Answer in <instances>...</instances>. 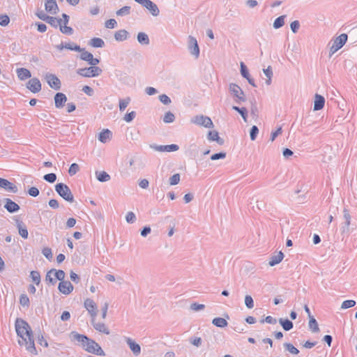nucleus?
I'll return each mask as SVG.
<instances>
[{
    "label": "nucleus",
    "mask_w": 357,
    "mask_h": 357,
    "mask_svg": "<svg viewBox=\"0 0 357 357\" xmlns=\"http://www.w3.org/2000/svg\"><path fill=\"white\" fill-rule=\"evenodd\" d=\"M15 331L17 335L18 344L24 347L33 355H37L35 347L33 333L29 324L21 318H17L15 322Z\"/></svg>",
    "instance_id": "f257e3e1"
},
{
    "label": "nucleus",
    "mask_w": 357,
    "mask_h": 357,
    "mask_svg": "<svg viewBox=\"0 0 357 357\" xmlns=\"http://www.w3.org/2000/svg\"><path fill=\"white\" fill-rule=\"evenodd\" d=\"M74 337L82 343L84 349L87 352L101 356H105V353L101 347L94 340L80 334H75Z\"/></svg>",
    "instance_id": "f03ea898"
},
{
    "label": "nucleus",
    "mask_w": 357,
    "mask_h": 357,
    "mask_svg": "<svg viewBox=\"0 0 357 357\" xmlns=\"http://www.w3.org/2000/svg\"><path fill=\"white\" fill-rule=\"evenodd\" d=\"M63 19H57L54 17L49 16L47 22L54 27L59 26L60 31L66 35H71L73 32V29L67 26L69 21V17L66 14L62 15Z\"/></svg>",
    "instance_id": "7ed1b4c3"
},
{
    "label": "nucleus",
    "mask_w": 357,
    "mask_h": 357,
    "mask_svg": "<svg viewBox=\"0 0 357 357\" xmlns=\"http://www.w3.org/2000/svg\"><path fill=\"white\" fill-rule=\"evenodd\" d=\"M56 192L65 200L73 202L74 201L73 195L68 186L63 183H57L55 185Z\"/></svg>",
    "instance_id": "20e7f679"
},
{
    "label": "nucleus",
    "mask_w": 357,
    "mask_h": 357,
    "mask_svg": "<svg viewBox=\"0 0 357 357\" xmlns=\"http://www.w3.org/2000/svg\"><path fill=\"white\" fill-rule=\"evenodd\" d=\"M347 39L348 36L346 33H342L336 37L330 47V54L332 55L341 49L347 41Z\"/></svg>",
    "instance_id": "39448f33"
},
{
    "label": "nucleus",
    "mask_w": 357,
    "mask_h": 357,
    "mask_svg": "<svg viewBox=\"0 0 357 357\" xmlns=\"http://www.w3.org/2000/svg\"><path fill=\"white\" fill-rule=\"evenodd\" d=\"M101 72L102 70L99 67L93 66L89 68L79 69L77 73L82 77H92L98 76Z\"/></svg>",
    "instance_id": "423d86ee"
},
{
    "label": "nucleus",
    "mask_w": 357,
    "mask_h": 357,
    "mask_svg": "<svg viewBox=\"0 0 357 357\" xmlns=\"http://www.w3.org/2000/svg\"><path fill=\"white\" fill-rule=\"evenodd\" d=\"M192 122L196 125L208 128L213 127V123L211 119L209 117L203 115L195 116L192 119Z\"/></svg>",
    "instance_id": "0eeeda50"
},
{
    "label": "nucleus",
    "mask_w": 357,
    "mask_h": 357,
    "mask_svg": "<svg viewBox=\"0 0 357 357\" xmlns=\"http://www.w3.org/2000/svg\"><path fill=\"white\" fill-rule=\"evenodd\" d=\"M135 1L149 10L153 16H158L159 15L160 11L158 6L151 0H135Z\"/></svg>",
    "instance_id": "6e6552de"
},
{
    "label": "nucleus",
    "mask_w": 357,
    "mask_h": 357,
    "mask_svg": "<svg viewBox=\"0 0 357 357\" xmlns=\"http://www.w3.org/2000/svg\"><path fill=\"white\" fill-rule=\"evenodd\" d=\"M84 307L91 314L92 319H95L98 314V306L91 299L87 298L84 301Z\"/></svg>",
    "instance_id": "1a4fd4ad"
},
{
    "label": "nucleus",
    "mask_w": 357,
    "mask_h": 357,
    "mask_svg": "<svg viewBox=\"0 0 357 357\" xmlns=\"http://www.w3.org/2000/svg\"><path fill=\"white\" fill-rule=\"evenodd\" d=\"M58 289L61 294L64 295H69L73 292L74 287L70 282L68 280H64L59 283Z\"/></svg>",
    "instance_id": "9d476101"
},
{
    "label": "nucleus",
    "mask_w": 357,
    "mask_h": 357,
    "mask_svg": "<svg viewBox=\"0 0 357 357\" xmlns=\"http://www.w3.org/2000/svg\"><path fill=\"white\" fill-rule=\"evenodd\" d=\"M45 79L50 86L55 90H59L61 88V82L59 79L53 74H47Z\"/></svg>",
    "instance_id": "9b49d317"
},
{
    "label": "nucleus",
    "mask_w": 357,
    "mask_h": 357,
    "mask_svg": "<svg viewBox=\"0 0 357 357\" xmlns=\"http://www.w3.org/2000/svg\"><path fill=\"white\" fill-rule=\"evenodd\" d=\"M27 89L33 93H38L41 90V83L38 78L31 79L26 84Z\"/></svg>",
    "instance_id": "f8f14e48"
},
{
    "label": "nucleus",
    "mask_w": 357,
    "mask_h": 357,
    "mask_svg": "<svg viewBox=\"0 0 357 357\" xmlns=\"http://www.w3.org/2000/svg\"><path fill=\"white\" fill-rule=\"evenodd\" d=\"M0 188H2L10 192L15 193L17 191V186L7 179L0 178Z\"/></svg>",
    "instance_id": "ddd939ff"
},
{
    "label": "nucleus",
    "mask_w": 357,
    "mask_h": 357,
    "mask_svg": "<svg viewBox=\"0 0 357 357\" xmlns=\"http://www.w3.org/2000/svg\"><path fill=\"white\" fill-rule=\"evenodd\" d=\"M45 10L52 15H55L59 11V7L55 0H46L45 3Z\"/></svg>",
    "instance_id": "4468645a"
},
{
    "label": "nucleus",
    "mask_w": 357,
    "mask_h": 357,
    "mask_svg": "<svg viewBox=\"0 0 357 357\" xmlns=\"http://www.w3.org/2000/svg\"><path fill=\"white\" fill-rule=\"evenodd\" d=\"M189 49L190 50V53L195 56V57H198L199 54V49L197 44V41L196 38L192 36H189Z\"/></svg>",
    "instance_id": "2eb2a0df"
},
{
    "label": "nucleus",
    "mask_w": 357,
    "mask_h": 357,
    "mask_svg": "<svg viewBox=\"0 0 357 357\" xmlns=\"http://www.w3.org/2000/svg\"><path fill=\"white\" fill-rule=\"evenodd\" d=\"M80 58L92 66H96L99 63V59L93 58V54L87 51H83L80 55Z\"/></svg>",
    "instance_id": "dca6fc26"
},
{
    "label": "nucleus",
    "mask_w": 357,
    "mask_h": 357,
    "mask_svg": "<svg viewBox=\"0 0 357 357\" xmlns=\"http://www.w3.org/2000/svg\"><path fill=\"white\" fill-rule=\"evenodd\" d=\"M229 91L231 93L239 100H244V94L242 89L235 84H231L229 85Z\"/></svg>",
    "instance_id": "f3484780"
},
{
    "label": "nucleus",
    "mask_w": 357,
    "mask_h": 357,
    "mask_svg": "<svg viewBox=\"0 0 357 357\" xmlns=\"http://www.w3.org/2000/svg\"><path fill=\"white\" fill-rule=\"evenodd\" d=\"M67 101L66 96L63 93H57L54 96L55 107L61 108Z\"/></svg>",
    "instance_id": "a211bd4d"
},
{
    "label": "nucleus",
    "mask_w": 357,
    "mask_h": 357,
    "mask_svg": "<svg viewBox=\"0 0 357 357\" xmlns=\"http://www.w3.org/2000/svg\"><path fill=\"white\" fill-rule=\"evenodd\" d=\"M112 132L109 129H103L98 135V139L102 143H106L111 140Z\"/></svg>",
    "instance_id": "6ab92c4d"
},
{
    "label": "nucleus",
    "mask_w": 357,
    "mask_h": 357,
    "mask_svg": "<svg viewBox=\"0 0 357 357\" xmlns=\"http://www.w3.org/2000/svg\"><path fill=\"white\" fill-rule=\"evenodd\" d=\"M207 137L209 141H215L220 145H222L224 144L223 139L219 136V133L216 130H210L208 132Z\"/></svg>",
    "instance_id": "aec40b11"
},
{
    "label": "nucleus",
    "mask_w": 357,
    "mask_h": 357,
    "mask_svg": "<svg viewBox=\"0 0 357 357\" xmlns=\"http://www.w3.org/2000/svg\"><path fill=\"white\" fill-rule=\"evenodd\" d=\"M92 324L97 331L106 335L110 333L109 328L104 323L96 322L95 319H92Z\"/></svg>",
    "instance_id": "412c9836"
},
{
    "label": "nucleus",
    "mask_w": 357,
    "mask_h": 357,
    "mask_svg": "<svg viewBox=\"0 0 357 357\" xmlns=\"http://www.w3.org/2000/svg\"><path fill=\"white\" fill-rule=\"evenodd\" d=\"M17 77L23 81L31 77V72L24 68H20L16 70Z\"/></svg>",
    "instance_id": "4be33fe9"
},
{
    "label": "nucleus",
    "mask_w": 357,
    "mask_h": 357,
    "mask_svg": "<svg viewBox=\"0 0 357 357\" xmlns=\"http://www.w3.org/2000/svg\"><path fill=\"white\" fill-rule=\"evenodd\" d=\"M6 203L4 205L5 208L10 213H14L20 209V206L14 202L10 199H6Z\"/></svg>",
    "instance_id": "5701e85b"
},
{
    "label": "nucleus",
    "mask_w": 357,
    "mask_h": 357,
    "mask_svg": "<svg viewBox=\"0 0 357 357\" xmlns=\"http://www.w3.org/2000/svg\"><path fill=\"white\" fill-rule=\"evenodd\" d=\"M126 342H127L128 344L129 345L130 349H131V351L133 352V354L135 355H139L140 354L141 347L137 343H136L134 340H132L130 337L126 338Z\"/></svg>",
    "instance_id": "b1692460"
},
{
    "label": "nucleus",
    "mask_w": 357,
    "mask_h": 357,
    "mask_svg": "<svg viewBox=\"0 0 357 357\" xmlns=\"http://www.w3.org/2000/svg\"><path fill=\"white\" fill-rule=\"evenodd\" d=\"M325 103V100L323 96L319 94L315 95V100H314V110H320L321 109Z\"/></svg>",
    "instance_id": "393cba45"
},
{
    "label": "nucleus",
    "mask_w": 357,
    "mask_h": 357,
    "mask_svg": "<svg viewBox=\"0 0 357 357\" xmlns=\"http://www.w3.org/2000/svg\"><path fill=\"white\" fill-rule=\"evenodd\" d=\"M57 49L59 50H62L63 49H67V50H75V51H78V52L82 51V50L79 45H77L75 43H66L65 45L61 44L59 45H57Z\"/></svg>",
    "instance_id": "a878e982"
},
{
    "label": "nucleus",
    "mask_w": 357,
    "mask_h": 357,
    "mask_svg": "<svg viewBox=\"0 0 357 357\" xmlns=\"http://www.w3.org/2000/svg\"><path fill=\"white\" fill-rule=\"evenodd\" d=\"M17 227L19 234L24 239L28 238V231L26 226L22 222H17Z\"/></svg>",
    "instance_id": "bb28decb"
},
{
    "label": "nucleus",
    "mask_w": 357,
    "mask_h": 357,
    "mask_svg": "<svg viewBox=\"0 0 357 357\" xmlns=\"http://www.w3.org/2000/svg\"><path fill=\"white\" fill-rule=\"evenodd\" d=\"M156 149L159 151H162V152H172V151H177L178 149V146L176 144L160 146L157 147Z\"/></svg>",
    "instance_id": "cd10ccee"
},
{
    "label": "nucleus",
    "mask_w": 357,
    "mask_h": 357,
    "mask_svg": "<svg viewBox=\"0 0 357 357\" xmlns=\"http://www.w3.org/2000/svg\"><path fill=\"white\" fill-rule=\"evenodd\" d=\"M284 255L282 252H279L276 255L273 256L269 261V265L273 266L279 264L283 259Z\"/></svg>",
    "instance_id": "c85d7f7f"
},
{
    "label": "nucleus",
    "mask_w": 357,
    "mask_h": 357,
    "mask_svg": "<svg viewBox=\"0 0 357 357\" xmlns=\"http://www.w3.org/2000/svg\"><path fill=\"white\" fill-rule=\"evenodd\" d=\"M128 33L126 30H119L114 34V38L118 41H123L127 39Z\"/></svg>",
    "instance_id": "c756f323"
},
{
    "label": "nucleus",
    "mask_w": 357,
    "mask_h": 357,
    "mask_svg": "<svg viewBox=\"0 0 357 357\" xmlns=\"http://www.w3.org/2000/svg\"><path fill=\"white\" fill-rule=\"evenodd\" d=\"M309 320V327L314 333H317L319 331V328L316 319L310 316Z\"/></svg>",
    "instance_id": "7c9ffc66"
},
{
    "label": "nucleus",
    "mask_w": 357,
    "mask_h": 357,
    "mask_svg": "<svg viewBox=\"0 0 357 357\" xmlns=\"http://www.w3.org/2000/svg\"><path fill=\"white\" fill-rule=\"evenodd\" d=\"M212 323L220 328H224L227 326V321L226 319L222 317H217L213 319Z\"/></svg>",
    "instance_id": "2f4dec72"
},
{
    "label": "nucleus",
    "mask_w": 357,
    "mask_h": 357,
    "mask_svg": "<svg viewBox=\"0 0 357 357\" xmlns=\"http://www.w3.org/2000/svg\"><path fill=\"white\" fill-rule=\"evenodd\" d=\"M89 44L93 47H102L105 45L104 41L100 38H92L90 40Z\"/></svg>",
    "instance_id": "473e14b6"
},
{
    "label": "nucleus",
    "mask_w": 357,
    "mask_h": 357,
    "mask_svg": "<svg viewBox=\"0 0 357 357\" xmlns=\"http://www.w3.org/2000/svg\"><path fill=\"white\" fill-rule=\"evenodd\" d=\"M137 40L139 43H140L141 44L148 45L149 43V39L148 36L143 32H140L138 33Z\"/></svg>",
    "instance_id": "72a5a7b5"
},
{
    "label": "nucleus",
    "mask_w": 357,
    "mask_h": 357,
    "mask_svg": "<svg viewBox=\"0 0 357 357\" xmlns=\"http://www.w3.org/2000/svg\"><path fill=\"white\" fill-rule=\"evenodd\" d=\"M54 273L55 281L56 280H59L60 282L65 280L64 278H65L66 274L63 271L54 269Z\"/></svg>",
    "instance_id": "f704fd0d"
},
{
    "label": "nucleus",
    "mask_w": 357,
    "mask_h": 357,
    "mask_svg": "<svg viewBox=\"0 0 357 357\" xmlns=\"http://www.w3.org/2000/svg\"><path fill=\"white\" fill-rule=\"evenodd\" d=\"M280 323L285 331H289L293 328V323L288 319H280Z\"/></svg>",
    "instance_id": "c9c22d12"
},
{
    "label": "nucleus",
    "mask_w": 357,
    "mask_h": 357,
    "mask_svg": "<svg viewBox=\"0 0 357 357\" xmlns=\"http://www.w3.org/2000/svg\"><path fill=\"white\" fill-rule=\"evenodd\" d=\"M30 276H31L33 282L36 284L38 285V284H40V275L39 272L36 271H32L30 273Z\"/></svg>",
    "instance_id": "e433bc0d"
},
{
    "label": "nucleus",
    "mask_w": 357,
    "mask_h": 357,
    "mask_svg": "<svg viewBox=\"0 0 357 357\" xmlns=\"http://www.w3.org/2000/svg\"><path fill=\"white\" fill-rule=\"evenodd\" d=\"M284 24V16L282 15L275 19L273 22V26L275 29H279L282 27Z\"/></svg>",
    "instance_id": "4c0bfd02"
},
{
    "label": "nucleus",
    "mask_w": 357,
    "mask_h": 357,
    "mask_svg": "<svg viewBox=\"0 0 357 357\" xmlns=\"http://www.w3.org/2000/svg\"><path fill=\"white\" fill-rule=\"evenodd\" d=\"M96 176H97L98 180L100 181H102V182L107 181L110 178L109 175L107 173H106L105 172H97Z\"/></svg>",
    "instance_id": "58836bf2"
},
{
    "label": "nucleus",
    "mask_w": 357,
    "mask_h": 357,
    "mask_svg": "<svg viewBox=\"0 0 357 357\" xmlns=\"http://www.w3.org/2000/svg\"><path fill=\"white\" fill-rule=\"evenodd\" d=\"M343 216L345 220V226L348 229L351 224V215L349 211L347 208L343 210Z\"/></svg>",
    "instance_id": "ea45409f"
},
{
    "label": "nucleus",
    "mask_w": 357,
    "mask_h": 357,
    "mask_svg": "<svg viewBox=\"0 0 357 357\" xmlns=\"http://www.w3.org/2000/svg\"><path fill=\"white\" fill-rule=\"evenodd\" d=\"M20 303L23 307H28L29 306V298L26 294H22L20 298Z\"/></svg>",
    "instance_id": "a19ab883"
},
{
    "label": "nucleus",
    "mask_w": 357,
    "mask_h": 357,
    "mask_svg": "<svg viewBox=\"0 0 357 357\" xmlns=\"http://www.w3.org/2000/svg\"><path fill=\"white\" fill-rule=\"evenodd\" d=\"M45 280L51 284L55 283L54 269L49 271L45 276Z\"/></svg>",
    "instance_id": "79ce46f5"
},
{
    "label": "nucleus",
    "mask_w": 357,
    "mask_h": 357,
    "mask_svg": "<svg viewBox=\"0 0 357 357\" xmlns=\"http://www.w3.org/2000/svg\"><path fill=\"white\" fill-rule=\"evenodd\" d=\"M130 102V98H126L125 99H121L119 100V109L122 112L124 111L125 109L128 107V104Z\"/></svg>",
    "instance_id": "37998d69"
},
{
    "label": "nucleus",
    "mask_w": 357,
    "mask_h": 357,
    "mask_svg": "<svg viewBox=\"0 0 357 357\" xmlns=\"http://www.w3.org/2000/svg\"><path fill=\"white\" fill-rule=\"evenodd\" d=\"M356 305V301L354 300H347L343 301L341 307L342 309H347L354 307Z\"/></svg>",
    "instance_id": "c03bdc74"
},
{
    "label": "nucleus",
    "mask_w": 357,
    "mask_h": 357,
    "mask_svg": "<svg viewBox=\"0 0 357 357\" xmlns=\"http://www.w3.org/2000/svg\"><path fill=\"white\" fill-rule=\"evenodd\" d=\"M79 169V165L77 163H73L69 168L68 173L70 176L75 175Z\"/></svg>",
    "instance_id": "a18cd8bd"
},
{
    "label": "nucleus",
    "mask_w": 357,
    "mask_h": 357,
    "mask_svg": "<svg viewBox=\"0 0 357 357\" xmlns=\"http://www.w3.org/2000/svg\"><path fill=\"white\" fill-rule=\"evenodd\" d=\"M245 304L248 308L252 309L254 307L253 299L250 295H247L245 297Z\"/></svg>",
    "instance_id": "49530a36"
},
{
    "label": "nucleus",
    "mask_w": 357,
    "mask_h": 357,
    "mask_svg": "<svg viewBox=\"0 0 357 357\" xmlns=\"http://www.w3.org/2000/svg\"><path fill=\"white\" fill-rule=\"evenodd\" d=\"M174 114H172V112H167L165 116H164V119H163V121L165 122V123H172L174 121Z\"/></svg>",
    "instance_id": "de8ad7c7"
},
{
    "label": "nucleus",
    "mask_w": 357,
    "mask_h": 357,
    "mask_svg": "<svg viewBox=\"0 0 357 357\" xmlns=\"http://www.w3.org/2000/svg\"><path fill=\"white\" fill-rule=\"evenodd\" d=\"M117 22L114 19H109L105 23V26L107 29H114L116 26Z\"/></svg>",
    "instance_id": "09e8293b"
},
{
    "label": "nucleus",
    "mask_w": 357,
    "mask_h": 357,
    "mask_svg": "<svg viewBox=\"0 0 357 357\" xmlns=\"http://www.w3.org/2000/svg\"><path fill=\"white\" fill-rule=\"evenodd\" d=\"M284 347L291 354H298L299 353V351L290 343L285 344Z\"/></svg>",
    "instance_id": "8fccbe9b"
},
{
    "label": "nucleus",
    "mask_w": 357,
    "mask_h": 357,
    "mask_svg": "<svg viewBox=\"0 0 357 357\" xmlns=\"http://www.w3.org/2000/svg\"><path fill=\"white\" fill-rule=\"evenodd\" d=\"M130 11V6H124L117 10L116 15H128Z\"/></svg>",
    "instance_id": "3c124183"
},
{
    "label": "nucleus",
    "mask_w": 357,
    "mask_h": 357,
    "mask_svg": "<svg viewBox=\"0 0 357 357\" xmlns=\"http://www.w3.org/2000/svg\"><path fill=\"white\" fill-rule=\"evenodd\" d=\"M44 179L47 182L54 183L56 179V176L54 173L47 174L44 176Z\"/></svg>",
    "instance_id": "603ef678"
},
{
    "label": "nucleus",
    "mask_w": 357,
    "mask_h": 357,
    "mask_svg": "<svg viewBox=\"0 0 357 357\" xmlns=\"http://www.w3.org/2000/svg\"><path fill=\"white\" fill-rule=\"evenodd\" d=\"M180 181V175L178 174H174L169 179L170 185H174L179 183Z\"/></svg>",
    "instance_id": "864d4df0"
},
{
    "label": "nucleus",
    "mask_w": 357,
    "mask_h": 357,
    "mask_svg": "<svg viewBox=\"0 0 357 357\" xmlns=\"http://www.w3.org/2000/svg\"><path fill=\"white\" fill-rule=\"evenodd\" d=\"M9 22H10V19L8 15H0V25L6 26L9 24Z\"/></svg>",
    "instance_id": "5fc2aeb1"
},
{
    "label": "nucleus",
    "mask_w": 357,
    "mask_h": 357,
    "mask_svg": "<svg viewBox=\"0 0 357 357\" xmlns=\"http://www.w3.org/2000/svg\"><path fill=\"white\" fill-rule=\"evenodd\" d=\"M258 132H259V130H258L257 127L256 126H253L250 130L251 140L254 141L256 139Z\"/></svg>",
    "instance_id": "6e6d98bb"
},
{
    "label": "nucleus",
    "mask_w": 357,
    "mask_h": 357,
    "mask_svg": "<svg viewBox=\"0 0 357 357\" xmlns=\"http://www.w3.org/2000/svg\"><path fill=\"white\" fill-rule=\"evenodd\" d=\"M241 75L244 77H245L246 79H248L249 73H248L246 66H245V64L243 62L241 63Z\"/></svg>",
    "instance_id": "4d7b16f0"
},
{
    "label": "nucleus",
    "mask_w": 357,
    "mask_h": 357,
    "mask_svg": "<svg viewBox=\"0 0 357 357\" xmlns=\"http://www.w3.org/2000/svg\"><path fill=\"white\" fill-rule=\"evenodd\" d=\"M126 221L129 223H132L135 222L136 217L134 213L128 212L126 216Z\"/></svg>",
    "instance_id": "13d9d810"
},
{
    "label": "nucleus",
    "mask_w": 357,
    "mask_h": 357,
    "mask_svg": "<svg viewBox=\"0 0 357 357\" xmlns=\"http://www.w3.org/2000/svg\"><path fill=\"white\" fill-rule=\"evenodd\" d=\"M135 117V112L132 111V112H130L125 115L124 120L126 122H130L134 119Z\"/></svg>",
    "instance_id": "bf43d9fd"
},
{
    "label": "nucleus",
    "mask_w": 357,
    "mask_h": 357,
    "mask_svg": "<svg viewBox=\"0 0 357 357\" xmlns=\"http://www.w3.org/2000/svg\"><path fill=\"white\" fill-rule=\"evenodd\" d=\"M42 252L47 259H50L52 257V250L50 248H44Z\"/></svg>",
    "instance_id": "052dcab7"
},
{
    "label": "nucleus",
    "mask_w": 357,
    "mask_h": 357,
    "mask_svg": "<svg viewBox=\"0 0 357 357\" xmlns=\"http://www.w3.org/2000/svg\"><path fill=\"white\" fill-rule=\"evenodd\" d=\"M29 194L32 197H37L39 195V190L36 187H31L29 190Z\"/></svg>",
    "instance_id": "680f3d73"
},
{
    "label": "nucleus",
    "mask_w": 357,
    "mask_h": 357,
    "mask_svg": "<svg viewBox=\"0 0 357 357\" xmlns=\"http://www.w3.org/2000/svg\"><path fill=\"white\" fill-rule=\"evenodd\" d=\"M159 98H160V100L165 105H168L171 102L170 98L165 94L160 96Z\"/></svg>",
    "instance_id": "e2e57ef3"
},
{
    "label": "nucleus",
    "mask_w": 357,
    "mask_h": 357,
    "mask_svg": "<svg viewBox=\"0 0 357 357\" xmlns=\"http://www.w3.org/2000/svg\"><path fill=\"white\" fill-rule=\"evenodd\" d=\"M226 156V154L225 153H215L211 155V159L212 160H215L220 158H225Z\"/></svg>",
    "instance_id": "0e129e2a"
},
{
    "label": "nucleus",
    "mask_w": 357,
    "mask_h": 357,
    "mask_svg": "<svg viewBox=\"0 0 357 357\" xmlns=\"http://www.w3.org/2000/svg\"><path fill=\"white\" fill-rule=\"evenodd\" d=\"M190 307L192 310L197 311L199 310H203L204 308V305L195 303L191 305Z\"/></svg>",
    "instance_id": "69168bd1"
},
{
    "label": "nucleus",
    "mask_w": 357,
    "mask_h": 357,
    "mask_svg": "<svg viewBox=\"0 0 357 357\" xmlns=\"http://www.w3.org/2000/svg\"><path fill=\"white\" fill-rule=\"evenodd\" d=\"M291 29L294 33L297 32L298 28H299V23L298 21H294L291 23Z\"/></svg>",
    "instance_id": "338daca9"
},
{
    "label": "nucleus",
    "mask_w": 357,
    "mask_h": 357,
    "mask_svg": "<svg viewBox=\"0 0 357 357\" xmlns=\"http://www.w3.org/2000/svg\"><path fill=\"white\" fill-rule=\"evenodd\" d=\"M36 25L37 26V29L39 32L43 33L46 31L47 26L45 24L37 23Z\"/></svg>",
    "instance_id": "774afa93"
}]
</instances>
